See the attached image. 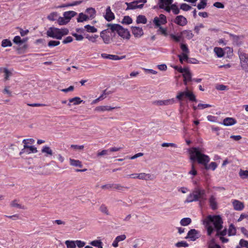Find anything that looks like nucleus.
<instances>
[{
	"label": "nucleus",
	"instance_id": "18",
	"mask_svg": "<svg viewBox=\"0 0 248 248\" xmlns=\"http://www.w3.org/2000/svg\"><path fill=\"white\" fill-rule=\"evenodd\" d=\"M114 15L111 12L110 7L109 6L108 7L106 10V15L105 16V19L107 21H110L114 19Z\"/></svg>",
	"mask_w": 248,
	"mask_h": 248
},
{
	"label": "nucleus",
	"instance_id": "36",
	"mask_svg": "<svg viewBox=\"0 0 248 248\" xmlns=\"http://www.w3.org/2000/svg\"><path fill=\"white\" fill-rule=\"evenodd\" d=\"M82 102L83 100H81L79 97H75L69 99V102L73 103V104L75 105L80 104Z\"/></svg>",
	"mask_w": 248,
	"mask_h": 248
},
{
	"label": "nucleus",
	"instance_id": "1",
	"mask_svg": "<svg viewBox=\"0 0 248 248\" xmlns=\"http://www.w3.org/2000/svg\"><path fill=\"white\" fill-rule=\"evenodd\" d=\"M203 224L207 230L208 235L210 236L213 232L217 231L216 235L224 236L227 234L226 229L223 231V220L219 215H208L203 220Z\"/></svg>",
	"mask_w": 248,
	"mask_h": 248
},
{
	"label": "nucleus",
	"instance_id": "20",
	"mask_svg": "<svg viewBox=\"0 0 248 248\" xmlns=\"http://www.w3.org/2000/svg\"><path fill=\"white\" fill-rule=\"evenodd\" d=\"M236 123V121L233 118L228 117L224 119L222 124L225 126H231Z\"/></svg>",
	"mask_w": 248,
	"mask_h": 248
},
{
	"label": "nucleus",
	"instance_id": "60",
	"mask_svg": "<svg viewBox=\"0 0 248 248\" xmlns=\"http://www.w3.org/2000/svg\"><path fill=\"white\" fill-rule=\"evenodd\" d=\"M241 66L242 68L247 72H248V60L243 62H241Z\"/></svg>",
	"mask_w": 248,
	"mask_h": 248
},
{
	"label": "nucleus",
	"instance_id": "3",
	"mask_svg": "<svg viewBox=\"0 0 248 248\" xmlns=\"http://www.w3.org/2000/svg\"><path fill=\"white\" fill-rule=\"evenodd\" d=\"M69 30L66 28L59 29L55 27H50L46 31L47 36L60 40L62 36L68 34Z\"/></svg>",
	"mask_w": 248,
	"mask_h": 248
},
{
	"label": "nucleus",
	"instance_id": "43",
	"mask_svg": "<svg viewBox=\"0 0 248 248\" xmlns=\"http://www.w3.org/2000/svg\"><path fill=\"white\" fill-rule=\"evenodd\" d=\"M178 57L181 63H183L184 61H187L188 60L187 54L182 53L181 54L179 55Z\"/></svg>",
	"mask_w": 248,
	"mask_h": 248
},
{
	"label": "nucleus",
	"instance_id": "46",
	"mask_svg": "<svg viewBox=\"0 0 248 248\" xmlns=\"http://www.w3.org/2000/svg\"><path fill=\"white\" fill-rule=\"evenodd\" d=\"M236 233V229L234 226L231 224L229 226V230H228V234L229 236L234 235Z\"/></svg>",
	"mask_w": 248,
	"mask_h": 248
},
{
	"label": "nucleus",
	"instance_id": "9",
	"mask_svg": "<svg viewBox=\"0 0 248 248\" xmlns=\"http://www.w3.org/2000/svg\"><path fill=\"white\" fill-rule=\"evenodd\" d=\"M199 237V232L195 229H191L188 232L186 238H189L191 241H194Z\"/></svg>",
	"mask_w": 248,
	"mask_h": 248
},
{
	"label": "nucleus",
	"instance_id": "30",
	"mask_svg": "<svg viewBox=\"0 0 248 248\" xmlns=\"http://www.w3.org/2000/svg\"><path fill=\"white\" fill-rule=\"evenodd\" d=\"M70 164L71 166L78 167L79 168H82V165L81 162L78 160H75L74 159L70 158L69 159Z\"/></svg>",
	"mask_w": 248,
	"mask_h": 248
},
{
	"label": "nucleus",
	"instance_id": "47",
	"mask_svg": "<svg viewBox=\"0 0 248 248\" xmlns=\"http://www.w3.org/2000/svg\"><path fill=\"white\" fill-rule=\"evenodd\" d=\"M239 174L242 179L248 178V170H241L239 172Z\"/></svg>",
	"mask_w": 248,
	"mask_h": 248
},
{
	"label": "nucleus",
	"instance_id": "52",
	"mask_svg": "<svg viewBox=\"0 0 248 248\" xmlns=\"http://www.w3.org/2000/svg\"><path fill=\"white\" fill-rule=\"evenodd\" d=\"M25 41L21 40L20 37L19 36H16L14 39L13 42L14 43L16 44H23Z\"/></svg>",
	"mask_w": 248,
	"mask_h": 248
},
{
	"label": "nucleus",
	"instance_id": "25",
	"mask_svg": "<svg viewBox=\"0 0 248 248\" xmlns=\"http://www.w3.org/2000/svg\"><path fill=\"white\" fill-rule=\"evenodd\" d=\"M85 13L87 14L86 16H89V19H93L95 16L96 11L93 8H88L86 11Z\"/></svg>",
	"mask_w": 248,
	"mask_h": 248
},
{
	"label": "nucleus",
	"instance_id": "48",
	"mask_svg": "<svg viewBox=\"0 0 248 248\" xmlns=\"http://www.w3.org/2000/svg\"><path fill=\"white\" fill-rule=\"evenodd\" d=\"M99 210L102 213L107 215H109V214L108 208L105 204H102L99 208Z\"/></svg>",
	"mask_w": 248,
	"mask_h": 248
},
{
	"label": "nucleus",
	"instance_id": "33",
	"mask_svg": "<svg viewBox=\"0 0 248 248\" xmlns=\"http://www.w3.org/2000/svg\"><path fill=\"white\" fill-rule=\"evenodd\" d=\"M136 22L138 24H146L147 23V19L144 16L139 15L137 17Z\"/></svg>",
	"mask_w": 248,
	"mask_h": 248
},
{
	"label": "nucleus",
	"instance_id": "57",
	"mask_svg": "<svg viewBox=\"0 0 248 248\" xmlns=\"http://www.w3.org/2000/svg\"><path fill=\"white\" fill-rule=\"evenodd\" d=\"M98 36L97 35H94V36H90L89 35H87L86 38L92 42L95 43L96 42V39L98 38Z\"/></svg>",
	"mask_w": 248,
	"mask_h": 248
},
{
	"label": "nucleus",
	"instance_id": "21",
	"mask_svg": "<svg viewBox=\"0 0 248 248\" xmlns=\"http://www.w3.org/2000/svg\"><path fill=\"white\" fill-rule=\"evenodd\" d=\"M209 204L213 210H216L217 208V200L214 196L212 195L209 199Z\"/></svg>",
	"mask_w": 248,
	"mask_h": 248
},
{
	"label": "nucleus",
	"instance_id": "37",
	"mask_svg": "<svg viewBox=\"0 0 248 248\" xmlns=\"http://www.w3.org/2000/svg\"><path fill=\"white\" fill-rule=\"evenodd\" d=\"M65 244L67 248H76V247L75 241L74 240H66Z\"/></svg>",
	"mask_w": 248,
	"mask_h": 248
},
{
	"label": "nucleus",
	"instance_id": "63",
	"mask_svg": "<svg viewBox=\"0 0 248 248\" xmlns=\"http://www.w3.org/2000/svg\"><path fill=\"white\" fill-rule=\"evenodd\" d=\"M109 153L110 152H109V149L103 150L102 151H101L100 152H98L97 153V156H102V155H109Z\"/></svg>",
	"mask_w": 248,
	"mask_h": 248
},
{
	"label": "nucleus",
	"instance_id": "29",
	"mask_svg": "<svg viewBox=\"0 0 248 248\" xmlns=\"http://www.w3.org/2000/svg\"><path fill=\"white\" fill-rule=\"evenodd\" d=\"M214 51L218 58L222 57L224 55V52L222 48L218 47H215Z\"/></svg>",
	"mask_w": 248,
	"mask_h": 248
},
{
	"label": "nucleus",
	"instance_id": "16",
	"mask_svg": "<svg viewBox=\"0 0 248 248\" xmlns=\"http://www.w3.org/2000/svg\"><path fill=\"white\" fill-rule=\"evenodd\" d=\"M119 107H111L109 106H100L95 108V110L98 112H104L106 111H110Z\"/></svg>",
	"mask_w": 248,
	"mask_h": 248
},
{
	"label": "nucleus",
	"instance_id": "13",
	"mask_svg": "<svg viewBox=\"0 0 248 248\" xmlns=\"http://www.w3.org/2000/svg\"><path fill=\"white\" fill-rule=\"evenodd\" d=\"M101 57L104 59L112 60H122L123 59H124L125 58V55L119 57L117 55L107 54L106 53L101 54Z\"/></svg>",
	"mask_w": 248,
	"mask_h": 248
},
{
	"label": "nucleus",
	"instance_id": "22",
	"mask_svg": "<svg viewBox=\"0 0 248 248\" xmlns=\"http://www.w3.org/2000/svg\"><path fill=\"white\" fill-rule=\"evenodd\" d=\"M183 39L186 38L187 39H191L193 36L194 34L191 31L184 30L181 32Z\"/></svg>",
	"mask_w": 248,
	"mask_h": 248
},
{
	"label": "nucleus",
	"instance_id": "62",
	"mask_svg": "<svg viewBox=\"0 0 248 248\" xmlns=\"http://www.w3.org/2000/svg\"><path fill=\"white\" fill-rule=\"evenodd\" d=\"M181 49L183 51V53L187 54L189 53V49L187 47V46L186 44H181Z\"/></svg>",
	"mask_w": 248,
	"mask_h": 248
},
{
	"label": "nucleus",
	"instance_id": "6",
	"mask_svg": "<svg viewBox=\"0 0 248 248\" xmlns=\"http://www.w3.org/2000/svg\"><path fill=\"white\" fill-rule=\"evenodd\" d=\"M194 191L197 196V201L202 202L206 200V195L204 189L197 187L194 188Z\"/></svg>",
	"mask_w": 248,
	"mask_h": 248
},
{
	"label": "nucleus",
	"instance_id": "8",
	"mask_svg": "<svg viewBox=\"0 0 248 248\" xmlns=\"http://www.w3.org/2000/svg\"><path fill=\"white\" fill-rule=\"evenodd\" d=\"M153 22L157 27H160L161 24H165L167 23L166 17L165 15L161 14L159 17L154 18Z\"/></svg>",
	"mask_w": 248,
	"mask_h": 248
},
{
	"label": "nucleus",
	"instance_id": "7",
	"mask_svg": "<svg viewBox=\"0 0 248 248\" xmlns=\"http://www.w3.org/2000/svg\"><path fill=\"white\" fill-rule=\"evenodd\" d=\"M100 36L105 44L110 43L112 40L111 32L108 29L104 30L100 32Z\"/></svg>",
	"mask_w": 248,
	"mask_h": 248
},
{
	"label": "nucleus",
	"instance_id": "53",
	"mask_svg": "<svg viewBox=\"0 0 248 248\" xmlns=\"http://www.w3.org/2000/svg\"><path fill=\"white\" fill-rule=\"evenodd\" d=\"M35 140L33 139H24L22 141L24 145H29V144H32L34 143Z\"/></svg>",
	"mask_w": 248,
	"mask_h": 248
},
{
	"label": "nucleus",
	"instance_id": "24",
	"mask_svg": "<svg viewBox=\"0 0 248 248\" xmlns=\"http://www.w3.org/2000/svg\"><path fill=\"white\" fill-rule=\"evenodd\" d=\"M173 0H159L158 5L159 8H163L165 6H170Z\"/></svg>",
	"mask_w": 248,
	"mask_h": 248
},
{
	"label": "nucleus",
	"instance_id": "61",
	"mask_svg": "<svg viewBox=\"0 0 248 248\" xmlns=\"http://www.w3.org/2000/svg\"><path fill=\"white\" fill-rule=\"evenodd\" d=\"M212 106L210 104H199L198 105V108L199 109H203L206 108L211 107Z\"/></svg>",
	"mask_w": 248,
	"mask_h": 248
},
{
	"label": "nucleus",
	"instance_id": "56",
	"mask_svg": "<svg viewBox=\"0 0 248 248\" xmlns=\"http://www.w3.org/2000/svg\"><path fill=\"white\" fill-rule=\"evenodd\" d=\"M60 42L59 41L51 40L48 43L49 47H53L59 45Z\"/></svg>",
	"mask_w": 248,
	"mask_h": 248
},
{
	"label": "nucleus",
	"instance_id": "45",
	"mask_svg": "<svg viewBox=\"0 0 248 248\" xmlns=\"http://www.w3.org/2000/svg\"><path fill=\"white\" fill-rule=\"evenodd\" d=\"M58 17V13L57 12H52L47 16V19L50 21H54Z\"/></svg>",
	"mask_w": 248,
	"mask_h": 248
},
{
	"label": "nucleus",
	"instance_id": "10",
	"mask_svg": "<svg viewBox=\"0 0 248 248\" xmlns=\"http://www.w3.org/2000/svg\"><path fill=\"white\" fill-rule=\"evenodd\" d=\"M131 31L136 38H140L144 33L142 28L139 27H131Z\"/></svg>",
	"mask_w": 248,
	"mask_h": 248
},
{
	"label": "nucleus",
	"instance_id": "59",
	"mask_svg": "<svg viewBox=\"0 0 248 248\" xmlns=\"http://www.w3.org/2000/svg\"><path fill=\"white\" fill-rule=\"evenodd\" d=\"M76 245L79 248H83L85 246L86 243L84 241H82L81 240H76Z\"/></svg>",
	"mask_w": 248,
	"mask_h": 248
},
{
	"label": "nucleus",
	"instance_id": "34",
	"mask_svg": "<svg viewBox=\"0 0 248 248\" xmlns=\"http://www.w3.org/2000/svg\"><path fill=\"white\" fill-rule=\"evenodd\" d=\"M191 222V219L189 217H185L182 218L180 221V224L182 226H186L190 224Z\"/></svg>",
	"mask_w": 248,
	"mask_h": 248
},
{
	"label": "nucleus",
	"instance_id": "42",
	"mask_svg": "<svg viewBox=\"0 0 248 248\" xmlns=\"http://www.w3.org/2000/svg\"><path fill=\"white\" fill-rule=\"evenodd\" d=\"M84 28L86 29L87 31L89 32L94 33L96 32L97 31L95 27L90 25H87L85 26Z\"/></svg>",
	"mask_w": 248,
	"mask_h": 248
},
{
	"label": "nucleus",
	"instance_id": "54",
	"mask_svg": "<svg viewBox=\"0 0 248 248\" xmlns=\"http://www.w3.org/2000/svg\"><path fill=\"white\" fill-rule=\"evenodd\" d=\"M192 7L186 3H182L180 5V9L185 11L190 10Z\"/></svg>",
	"mask_w": 248,
	"mask_h": 248
},
{
	"label": "nucleus",
	"instance_id": "19",
	"mask_svg": "<svg viewBox=\"0 0 248 248\" xmlns=\"http://www.w3.org/2000/svg\"><path fill=\"white\" fill-rule=\"evenodd\" d=\"M196 195L195 193L194 189L187 196L185 201V203H189L193 202H197Z\"/></svg>",
	"mask_w": 248,
	"mask_h": 248
},
{
	"label": "nucleus",
	"instance_id": "26",
	"mask_svg": "<svg viewBox=\"0 0 248 248\" xmlns=\"http://www.w3.org/2000/svg\"><path fill=\"white\" fill-rule=\"evenodd\" d=\"M139 4L137 0L132 1L131 2H125V4L127 5L126 10H133L137 8V4Z\"/></svg>",
	"mask_w": 248,
	"mask_h": 248
},
{
	"label": "nucleus",
	"instance_id": "40",
	"mask_svg": "<svg viewBox=\"0 0 248 248\" xmlns=\"http://www.w3.org/2000/svg\"><path fill=\"white\" fill-rule=\"evenodd\" d=\"M11 206L13 207H16L17 208L19 209H24V206H22L21 204L18 203V201L16 200L13 201L11 202Z\"/></svg>",
	"mask_w": 248,
	"mask_h": 248
},
{
	"label": "nucleus",
	"instance_id": "49",
	"mask_svg": "<svg viewBox=\"0 0 248 248\" xmlns=\"http://www.w3.org/2000/svg\"><path fill=\"white\" fill-rule=\"evenodd\" d=\"M206 0H201L200 2L197 5V8L199 10L204 9L206 6Z\"/></svg>",
	"mask_w": 248,
	"mask_h": 248
},
{
	"label": "nucleus",
	"instance_id": "31",
	"mask_svg": "<svg viewBox=\"0 0 248 248\" xmlns=\"http://www.w3.org/2000/svg\"><path fill=\"white\" fill-rule=\"evenodd\" d=\"M91 245L98 248H103V243L101 240H95L92 241L89 243Z\"/></svg>",
	"mask_w": 248,
	"mask_h": 248
},
{
	"label": "nucleus",
	"instance_id": "64",
	"mask_svg": "<svg viewBox=\"0 0 248 248\" xmlns=\"http://www.w3.org/2000/svg\"><path fill=\"white\" fill-rule=\"evenodd\" d=\"M239 245L241 247L248 248V241L244 239H241L239 241Z\"/></svg>",
	"mask_w": 248,
	"mask_h": 248
},
{
	"label": "nucleus",
	"instance_id": "55",
	"mask_svg": "<svg viewBox=\"0 0 248 248\" xmlns=\"http://www.w3.org/2000/svg\"><path fill=\"white\" fill-rule=\"evenodd\" d=\"M3 72L5 74L4 79L5 80H8L9 77L12 75V73L6 68H3Z\"/></svg>",
	"mask_w": 248,
	"mask_h": 248
},
{
	"label": "nucleus",
	"instance_id": "15",
	"mask_svg": "<svg viewBox=\"0 0 248 248\" xmlns=\"http://www.w3.org/2000/svg\"><path fill=\"white\" fill-rule=\"evenodd\" d=\"M155 178V176L153 174L145 173H139V179L143 180H153Z\"/></svg>",
	"mask_w": 248,
	"mask_h": 248
},
{
	"label": "nucleus",
	"instance_id": "17",
	"mask_svg": "<svg viewBox=\"0 0 248 248\" xmlns=\"http://www.w3.org/2000/svg\"><path fill=\"white\" fill-rule=\"evenodd\" d=\"M233 208L234 210L237 211H241L244 208V205L243 202L236 200H234L232 202Z\"/></svg>",
	"mask_w": 248,
	"mask_h": 248
},
{
	"label": "nucleus",
	"instance_id": "12",
	"mask_svg": "<svg viewBox=\"0 0 248 248\" xmlns=\"http://www.w3.org/2000/svg\"><path fill=\"white\" fill-rule=\"evenodd\" d=\"M180 72L183 74L184 81L191 80V74L188 69L180 68Z\"/></svg>",
	"mask_w": 248,
	"mask_h": 248
},
{
	"label": "nucleus",
	"instance_id": "11",
	"mask_svg": "<svg viewBox=\"0 0 248 248\" xmlns=\"http://www.w3.org/2000/svg\"><path fill=\"white\" fill-rule=\"evenodd\" d=\"M174 23L181 26H185L187 23L186 18L183 16H178L176 17Z\"/></svg>",
	"mask_w": 248,
	"mask_h": 248
},
{
	"label": "nucleus",
	"instance_id": "35",
	"mask_svg": "<svg viewBox=\"0 0 248 248\" xmlns=\"http://www.w3.org/2000/svg\"><path fill=\"white\" fill-rule=\"evenodd\" d=\"M83 1V0L75 1L71 3H68V4L61 5L59 7L62 8V7H65L74 6H76V5L80 4Z\"/></svg>",
	"mask_w": 248,
	"mask_h": 248
},
{
	"label": "nucleus",
	"instance_id": "5",
	"mask_svg": "<svg viewBox=\"0 0 248 248\" xmlns=\"http://www.w3.org/2000/svg\"><path fill=\"white\" fill-rule=\"evenodd\" d=\"M185 97H187L191 101L197 102L195 95L192 92L189 91L187 88L184 92H178L176 96V99L179 101H182Z\"/></svg>",
	"mask_w": 248,
	"mask_h": 248
},
{
	"label": "nucleus",
	"instance_id": "28",
	"mask_svg": "<svg viewBox=\"0 0 248 248\" xmlns=\"http://www.w3.org/2000/svg\"><path fill=\"white\" fill-rule=\"evenodd\" d=\"M24 148H27V154L36 153L38 152L37 148L33 146L24 145Z\"/></svg>",
	"mask_w": 248,
	"mask_h": 248
},
{
	"label": "nucleus",
	"instance_id": "4",
	"mask_svg": "<svg viewBox=\"0 0 248 248\" xmlns=\"http://www.w3.org/2000/svg\"><path fill=\"white\" fill-rule=\"evenodd\" d=\"M107 26L109 27L112 32L116 31L124 39H129L130 34L127 29H124L122 26L117 24H108Z\"/></svg>",
	"mask_w": 248,
	"mask_h": 248
},
{
	"label": "nucleus",
	"instance_id": "38",
	"mask_svg": "<svg viewBox=\"0 0 248 248\" xmlns=\"http://www.w3.org/2000/svg\"><path fill=\"white\" fill-rule=\"evenodd\" d=\"M132 19L129 16H124L122 21V23L124 24L129 25L132 23Z\"/></svg>",
	"mask_w": 248,
	"mask_h": 248
},
{
	"label": "nucleus",
	"instance_id": "14",
	"mask_svg": "<svg viewBox=\"0 0 248 248\" xmlns=\"http://www.w3.org/2000/svg\"><path fill=\"white\" fill-rule=\"evenodd\" d=\"M41 152L44 154L45 156L47 157H50L53 155V152L51 148L47 145L44 146L42 149Z\"/></svg>",
	"mask_w": 248,
	"mask_h": 248
},
{
	"label": "nucleus",
	"instance_id": "2",
	"mask_svg": "<svg viewBox=\"0 0 248 248\" xmlns=\"http://www.w3.org/2000/svg\"><path fill=\"white\" fill-rule=\"evenodd\" d=\"M190 159L193 161H197L199 164L204 166L210 161V157L202 153L199 148L194 147L190 151Z\"/></svg>",
	"mask_w": 248,
	"mask_h": 248
},
{
	"label": "nucleus",
	"instance_id": "44",
	"mask_svg": "<svg viewBox=\"0 0 248 248\" xmlns=\"http://www.w3.org/2000/svg\"><path fill=\"white\" fill-rule=\"evenodd\" d=\"M12 43L9 39H3L1 42V46L3 47L11 46Z\"/></svg>",
	"mask_w": 248,
	"mask_h": 248
},
{
	"label": "nucleus",
	"instance_id": "39",
	"mask_svg": "<svg viewBox=\"0 0 248 248\" xmlns=\"http://www.w3.org/2000/svg\"><path fill=\"white\" fill-rule=\"evenodd\" d=\"M170 37H171V39H172L173 40H174L175 42H180L181 40H183V37H182V36L181 35V33L180 32V33L178 35H175L173 34H171L170 35Z\"/></svg>",
	"mask_w": 248,
	"mask_h": 248
},
{
	"label": "nucleus",
	"instance_id": "27",
	"mask_svg": "<svg viewBox=\"0 0 248 248\" xmlns=\"http://www.w3.org/2000/svg\"><path fill=\"white\" fill-rule=\"evenodd\" d=\"M89 19V16H86V15L83 13H80L78 14V17L77 18V21L78 22H83Z\"/></svg>",
	"mask_w": 248,
	"mask_h": 248
},
{
	"label": "nucleus",
	"instance_id": "23",
	"mask_svg": "<svg viewBox=\"0 0 248 248\" xmlns=\"http://www.w3.org/2000/svg\"><path fill=\"white\" fill-rule=\"evenodd\" d=\"M77 13L73 11H69L65 12L63 14V16L65 17L66 20L69 22L70 19L77 15Z\"/></svg>",
	"mask_w": 248,
	"mask_h": 248
},
{
	"label": "nucleus",
	"instance_id": "50",
	"mask_svg": "<svg viewBox=\"0 0 248 248\" xmlns=\"http://www.w3.org/2000/svg\"><path fill=\"white\" fill-rule=\"evenodd\" d=\"M175 246L177 248H181V247H188V244L187 242L186 241H180L178 242L177 243L175 244Z\"/></svg>",
	"mask_w": 248,
	"mask_h": 248
},
{
	"label": "nucleus",
	"instance_id": "32",
	"mask_svg": "<svg viewBox=\"0 0 248 248\" xmlns=\"http://www.w3.org/2000/svg\"><path fill=\"white\" fill-rule=\"evenodd\" d=\"M204 167L205 169H206L207 170L211 169L213 170H215L216 169V168H217V163H216L215 162H212L209 165H208V164H206V165H205V166Z\"/></svg>",
	"mask_w": 248,
	"mask_h": 248
},
{
	"label": "nucleus",
	"instance_id": "51",
	"mask_svg": "<svg viewBox=\"0 0 248 248\" xmlns=\"http://www.w3.org/2000/svg\"><path fill=\"white\" fill-rule=\"evenodd\" d=\"M188 174L192 176V178H193L194 176H196L197 174V171L193 164H192L191 165V170L189 171Z\"/></svg>",
	"mask_w": 248,
	"mask_h": 248
},
{
	"label": "nucleus",
	"instance_id": "41",
	"mask_svg": "<svg viewBox=\"0 0 248 248\" xmlns=\"http://www.w3.org/2000/svg\"><path fill=\"white\" fill-rule=\"evenodd\" d=\"M57 22L60 25H66L68 23V21L66 20L64 16L59 17L57 19Z\"/></svg>",
	"mask_w": 248,
	"mask_h": 248
},
{
	"label": "nucleus",
	"instance_id": "58",
	"mask_svg": "<svg viewBox=\"0 0 248 248\" xmlns=\"http://www.w3.org/2000/svg\"><path fill=\"white\" fill-rule=\"evenodd\" d=\"M239 58H240V62H244L245 61L248 60V55L246 53H241L239 54Z\"/></svg>",
	"mask_w": 248,
	"mask_h": 248
}]
</instances>
